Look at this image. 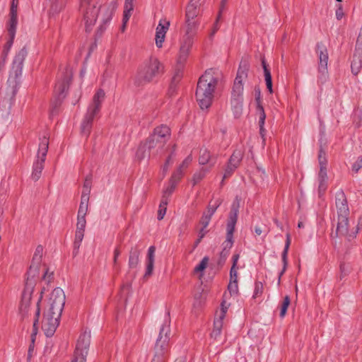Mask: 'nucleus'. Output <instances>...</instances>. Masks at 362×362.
<instances>
[{"label":"nucleus","instance_id":"obj_1","mask_svg":"<svg viewBox=\"0 0 362 362\" xmlns=\"http://www.w3.org/2000/svg\"><path fill=\"white\" fill-rule=\"evenodd\" d=\"M170 136V129L168 126L162 124L156 127L152 134L139 144L136 153V158L141 160L146 157L161 154Z\"/></svg>","mask_w":362,"mask_h":362},{"label":"nucleus","instance_id":"obj_2","mask_svg":"<svg viewBox=\"0 0 362 362\" xmlns=\"http://www.w3.org/2000/svg\"><path fill=\"white\" fill-rule=\"evenodd\" d=\"M27 55L28 50L25 47H23L14 57L7 81V87L4 96L1 97V106L5 110H10L14 103L16 95L18 90L23 62Z\"/></svg>","mask_w":362,"mask_h":362},{"label":"nucleus","instance_id":"obj_3","mask_svg":"<svg viewBox=\"0 0 362 362\" xmlns=\"http://www.w3.org/2000/svg\"><path fill=\"white\" fill-rule=\"evenodd\" d=\"M218 80V73L213 69L206 70L199 77L195 96L202 110H206L211 105Z\"/></svg>","mask_w":362,"mask_h":362},{"label":"nucleus","instance_id":"obj_4","mask_svg":"<svg viewBox=\"0 0 362 362\" xmlns=\"http://www.w3.org/2000/svg\"><path fill=\"white\" fill-rule=\"evenodd\" d=\"M249 64L246 60L240 62L237 75L232 87L230 105L235 117H239L243 112V79L247 78Z\"/></svg>","mask_w":362,"mask_h":362},{"label":"nucleus","instance_id":"obj_5","mask_svg":"<svg viewBox=\"0 0 362 362\" xmlns=\"http://www.w3.org/2000/svg\"><path fill=\"white\" fill-rule=\"evenodd\" d=\"M164 73V66L154 57L146 60L138 69L134 79L136 86L140 87L153 82Z\"/></svg>","mask_w":362,"mask_h":362},{"label":"nucleus","instance_id":"obj_6","mask_svg":"<svg viewBox=\"0 0 362 362\" xmlns=\"http://www.w3.org/2000/svg\"><path fill=\"white\" fill-rule=\"evenodd\" d=\"M105 92L99 89L93 95L92 103L88 106L86 114L81 125V134L86 138L89 136L95 116L100 112L102 102L105 98Z\"/></svg>","mask_w":362,"mask_h":362},{"label":"nucleus","instance_id":"obj_7","mask_svg":"<svg viewBox=\"0 0 362 362\" xmlns=\"http://www.w3.org/2000/svg\"><path fill=\"white\" fill-rule=\"evenodd\" d=\"M240 199L236 197L231 205L230 211L228 214V218L226 225V240L223 243V250H228L232 247L233 245V233L235 227L238 221V215L239 212Z\"/></svg>","mask_w":362,"mask_h":362},{"label":"nucleus","instance_id":"obj_8","mask_svg":"<svg viewBox=\"0 0 362 362\" xmlns=\"http://www.w3.org/2000/svg\"><path fill=\"white\" fill-rule=\"evenodd\" d=\"M170 332V325L165 322L160 329L159 335L155 344V354L151 362H165Z\"/></svg>","mask_w":362,"mask_h":362},{"label":"nucleus","instance_id":"obj_9","mask_svg":"<svg viewBox=\"0 0 362 362\" xmlns=\"http://www.w3.org/2000/svg\"><path fill=\"white\" fill-rule=\"evenodd\" d=\"M71 81V74L68 71L63 74L62 78L59 81L54 87L55 98L52 101L51 115L57 114L58 107L61 105L66 93L69 90V84Z\"/></svg>","mask_w":362,"mask_h":362},{"label":"nucleus","instance_id":"obj_10","mask_svg":"<svg viewBox=\"0 0 362 362\" xmlns=\"http://www.w3.org/2000/svg\"><path fill=\"white\" fill-rule=\"evenodd\" d=\"M18 24V18L16 14V9L14 7V5L13 4L12 6H11L10 10V19L8 23V34L9 36V39L5 44V45L3 47L1 57V60L0 61V69L4 66L6 58L8 57V52L13 45V40L16 36V27Z\"/></svg>","mask_w":362,"mask_h":362},{"label":"nucleus","instance_id":"obj_11","mask_svg":"<svg viewBox=\"0 0 362 362\" xmlns=\"http://www.w3.org/2000/svg\"><path fill=\"white\" fill-rule=\"evenodd\" d=\"M49 141L46 137H44L39 144L37 153V158L33 165V172L31 178L33 181H37L42 174V171L45 166V162L48 151Z\"/></svg>","mask_w":362,"mask_h":362},{"label":"nucleus","instance_id":"obj_12","mask_svg":"<svg viewBox=\"0 0 362 362\" xmlns=\"http://www.w3.org/2000/svg\"><path fill=\"white\" fill-rule=\"evenodd\" d=\"M316 52L318 54V73L317 83L324 84L328 79L327 62L328 51L322 42H319L316 45Z\"/></svg>","mask_w":362,"mask_h":362},{"label":"nucleus","instance_id":"obj_13","mask_svg":"<svg viewBox=\"0 0 362 362\" xmlns=\"http://www.w3.org/2000/svg\"><path fill=\"white\" fill-rule=\"evenodd\" d=\"M92 0H81L80 9L83 12V17L86 25V31L89 33L92 30L98 16L99 8L95 4L91 3Z\"/></svg>","mask_w":362,"mask_h":362},{"label":"nucleus","instance_id":"obj_14","mask_svg":"<svg viewBox=\"0 0 362 362\" xmlns=\"http://www.w3.org/2000/svg\"><path fill=\"white\" fill-rule=\"evenodd\" d=\"M57 315V314H54L52 311L47 310L44 313L42 322V329L47 337H51L54 335L59 325L61 316Z\"/></svg>","mask_w":362,"mask_h":362},{"label":"nucleus","instance_id":"obj_15","mask_svg":"<svg viewBox=\"0 0 362 362\" xmlns=\"http://www.w3.org/2000/svg\"><path fill=\"white\" fill-rule=\"evenodd\" d=\"M65 294L64 291L60 288H54L49 298L50 306L47 311H52L57 316H61L65 304Z\"/></svg>","mask_w":362,"mask_h":362},{"label":"nucleus","instance_id":"obj_16","mask_svg":"<svg viewBox=\"0 0 362 362\" xmlns=\"http://www.w3.org/2000/svg\"><path fill=\"white\" fill-rule=\"evenodd\" d=\"M349 219L348 216H338V223L337 226L336 231L332 233L333 238H337L341 236H346L349 241L356 238V234L358 232L359 228L357 227L355 231L349 233Z\"/></svg>","mask_w":362,"mask_h":362},{"label":"nucleus","instance_id":"obj_17","mask_svg":"<svg viewBox=\"0 0 362 362\" xmlns=\"http://www.w3.org/2000/svg\"><path fill=\"white\" fill-rule=\"evenodd\" d=\"M33 290V281H28V283L25 284V288L22 293L21 301L19 307L20 313L23 319H24L28 315V308L30 306Z\"/></svg>","mask_w":362,"mask_h":362},{"label":"nucleus","instance_id":"obj_18","mask_svg":"<svg viewBox=\"0 0 362 362\" xmlns=\"http://www.w3.org/2000/svg\"><path fill=\"white\" fill-rule=\"evenodd\" d=\"M90 343V332L85 331L78 337L74 355L86 358Z\"/></svg>","mask_w":362,"mask_h":362},{"label":"nucleus","instance_id":"obj_19","mask_svg":"<svg viewBox=\"0 0 362 362\" xmlns=\"http://www.w3.org/2000/svg\"><path fill=\"white\" fill-rule=\"evenodd\" d=\"M335 204L337 209L338 216H348L349 209L346 197L343 190H339L336 193Z\"/></svg>","mask_w":362,"mask_h":362},{"label":"nucleus","instance_id":"obj_20","mask_svg":"<svg viewBox=\"0 0 362 362\" xmlns=\"http://www.w3.org/2000/svg\"><path fill=\"white\" fill-rule=\"evenodd\" d=\"M192 45L193 37L191 35H185L180 49V54L177 59L179 63L181 64L185 62Z\"/></svg>","mask_w":362,"mask_h":362},{"label":"nucleus","instance_id":"obj_21","mask_svg":"<svg viewBox=\"0 0 362 362\" xmlns=\"http://www.w3.org/2000/svg\"><path fill=\"white\" fill-rule=\"evenodd\" d=\"M170 26V22L165 19H162L156 28V45L158 48L162 47L164 42L165 34Z\"/></svg>","mask_w":362,"mask_h":362},{"label":"nucleus","instance_id":"obj_22","mask_svg":"<svg viewBox=\"0 0 362 362\" xmlns=\"http://www.w3.org/2000/svg\"><path fill=\"white\" fill-rule=\"evenodd\" d=\"M183 65L184 63L180 64L177 62V67L175 70V73L173 74L169 86L168 93L170 95L175 94V93L176 92L177 86L180 83L183 76Z\"/></svg>","mask_w":362,"mask_h":362},{"label":"nucleus","instance_id":"obj_23","mask_svg":"<svg viewBox=\"0 0 362 362\" xmlns=\"http://www.w3.org/2000/svg\"><path fill=\"white\" fill-rule=\"evenodd\" d=\"M98 8L99 11L101 10L103 11H105V14L102 18V24L100 25V27L98 28L95 33V39L99 38L102 36L103 32L106 29L105 25L111 21L113 13V9L110 10L109 8L107 7Z\"/></svg>","mask_w":362,"mask_h":362},{"label":"nucleus","instance_id":"obj_24","mask_svg":"<svg viewBox=\"0 0 362 362\" xmlns=\"http://www.w3.org/2000/svg\"><path fill=\"white\" fill-rule=\"evenodd\" d=\"M318 162L320 165V171L318 173V179H326L328 180L327 173V160L326 158V153L320 146L318 153Z\"/></svg>","mask_w":362,"mask_h":362},{"label":"nucleus","instance_id":"obj_25","mask_svg":"<svg viewBox=\"0 0 362 362\" xmlns=\"http://www.w3.org/2000/svg\"><path fill=\"white\" fill-rule=\"evenodd\" d=\"M290 245H291V236H290L289 233H287L286 234V243H285L284 249V250L282 252V254H281V259H282V262H283V268H282L281 271L279 274V277H278V284L279 285L281 283V278L284 275V274L285 273V272H286V270L287 269V267H288V249H289Z\"/></svg>","mask_w":362,"mask_h":362},{"label":"nucleus","instance_id":"obj_26","mask_svg":"<svg viewBox=\"0 0 362 362\" xmlns=\"http://www.w3.org/2000/svg\"><path fill=\"white\" fill-rule=\"evenodd\" d=\"M200 0H190L186 8L185 18L194 19L199 13Z\"/></svg>","mask_w":362,"mask_h":362},{"label":"nucleus","instance_id":"obj_27","mask_svg":"<svg viewBox=\"0 0 362 362\" xmlns=\"http://www.w3.org/2000/svg\"><path fill=\"white\" fill-rule=\"evenodd\" d=\"M155 246H151L148 248L147 254L146 270L144 275V279H148L153 274L154 267V258H155Z\"/></svg>","mask_w":362,"mask_h":362},{"label":"nucleus","instance_id":"obj_28","mask_svg":"<svg viewBox=\"0 0 362 362\" xmlns=\"http://www.w3.org/2000/svg\"><path fill=\"white\" fill-rule=\"evenodd\" d=\"M261 64L264 70V79L266 82L267 88L270 93H273L272 88V78L269 65L267 64L264 57L261 58Z\"/></svg>","mask_w":362,"mask_h":362},{"label":"nucleus","instance_id":"obj_29","mask_svg":"<svg viewBox=\"0 0 362 362\" xmlns=\"http://www.w3.org/2000/svg\"><path fill=\"white\" fill-rule=\"evenodd\" d=\"M141 254V250L139 249L138 245H135L132 247L129 251V267L130 269H134L137 267L139 262V255Z\"/></svg>","mask_w":362,"mask_h":362},{"label":"nucleus","instance_id":"obj_30","mask_svg":"<svg viewBox=\"0 0 362 362\" xmlns=\"http://www.w3.org/2000/svg\"><path fill=\"white\" fill-rule=\"evenodd\" d=\"M40 264H37L33 262H31L29 269L26 274L27 277H26L25 284L28 283V281H33V288H35V278L36 276H37L40 274Z\"/></svg>","mask_w":362,"mask_h":362},{"label":"nucleus","instance_id":"obj_31","mask_svg":"<svg viewBox=\"0 0 362 362\" xmlns=\"http://www.w3.org/2000/svg\"><path fill=\"white\" fill-rule=\"evenodd\" d=\"M51 3L50 8L49 9V16H54L58 14L64 8V4L61 0H49Z\"/></svg>","mask_w":362,"mask_h":362},{"label":"nucleus","instance_id":"obj_32","mask_svg":"<svg viewBox=\"0 0 362 362\" xmlns=\"http://www.w3.org/2000/svg\"><path fill=\"white\" fill-rule=\"evenodd\" d=\"M199 163L200 165L209 163L210 165H213L215 163V160L211 158L210 152L207 149L204 148L200 150Z\"/></svg>","mask_w":362,"mask_h":362},{"label":"nucleus","instance_id":"obj_33","mask_svg":"<svg viewBox=\"0 0 362 362\" xmlns=\"http://www.w3.org/2000/svg\"><path fill=\"white\" fill-rule=\"evenodd\" d=\"M362 67V57L354 54L353 60L351 64V72L354 75H357Z\"/></svg>","mask_w":362,"mask_h":362},{"label":"nucleus","instance_id":"obj_34","mask_svg":"<svg viewBox=\"0 0 362 362\" xmlns=\"http://www.w3.org/2000/svg\"><path fill=\"white\" fill-rule=\"evenodd\" d=\"M84 232L81 230H76L75 233V239L74 242V250H73V255L76 257L78 253V250L81 246V243L84 237Z\"/></svg>","mask_w":362,"mask_h":362},{"label":"nucleus","instance_id":"obj_35","mask_svg":"<svg viewBox=\"0 0 362 362\" xmlns=\"http://www.w3.org/2000/svg\"><path fill=\"white\" fill-rule=\"evenodd\" d=\"M243 156L242 151L240 150L235 149L230 156L228 163H230V165H235L238 168L243 159Z\"/></svg>","mask_w":362,"mask_h":362},{"label":"nucleus","instance_id":"obj_36","mask_svg":"<svg viewBox=\"0 0 362 362\" xmlns=\"http://www.w3.org/2000/svg\"><path fill=\"white\" fill-rule=\"evenodd\" d=\"M222 203V199H217L214 201L211 200L209 202V205L207 206V210L204 213L212 216L216 212V209L219 207V206Z\"/></svg>","mask_w":362,"mask_h":362},{"label":"nucleus","instance_id":"obj_37","mask_svg":"<svg viewBox=\"0 0 362 362\" xmlns=\"http://www.w3.org/2000/svg\"><path fill=\"white\" fill-rule=\"evenodd\" d=\"M193 20L194 19H189L188 21V18H186L185 23L187 26V30L185 35H191L193 37L195 34L196 30L197 28V23Z\"/></svg>","mask_w":362,"mask_h":362},{"label":"nucleus","instance_id":"obj_38","mask_svg":"<svg viewBox=\"0 0 362 362\" xmlns=\"http://www.w3.org/2000/svg\"><path fill=\"white\" fill-rule=\"evenodd\" d=\"M89 197H81L79 209L78 211V215L81 216H86L88 207Z\"/></svg>","mask_w":362,"mask_h":362},{"label":"nucleus","instance_id":"obj_39","mask_svg":"<svg viewBox=\"0 0 362 362\" xmlns=\"http://www.w3.org/2000/svg\"><path fill=\"white\" fill-rule=\"evenodd\" d=\"M92 176L91 175H88L83 186V191L81 197H89L91 189Z\"/></svg>","mask_w":362,"mask_h":362},{"label":"nucleus","instance_id":"obj_40","mask_svg":"<svg viewBox=\"0 0 362 362\" xmlns=\"http://www.w3.org/2000/svg\"><path fill=\"white\" fill-rule=\"evenodd\" d=\"M223 320H217L214 322V329L211 334V337L216 339L218 337L221 335V329L223 325Z\"/></svg>","mask_w":362,"mask_h":362},{"label":"nucleus","instance_id":"obj_41","mask_svg":"<svg viewBox=\"0 0 362 362\" xmlns=\"http://www.w3.org/2000/svg\"><path fill=\"white\" fill-rule=\"evenodd\" d=\"M290 303H291L290 297L288 296H286L284 298V300L281 305V310H280V314H279L280 317L283 318L285 317L286 312H287V309H288Z\"/></svg>","mask_w":362,"mask_h":362},{"label":"nucleus","instance_id":"obj_42","mask_svg":"<svg viewBox=\"0 0 362 362\" xmlns=\"http://www.w3.org/2000/svg\"><path fill=\"white\" fill-rule=\"evenodd\" d=\"M134 10L133 3L124 2L123 16H124L125 21H129L132 11Z\"/></svg>","mask_w":362,"mask_h":362},{"label":"nucleus","instance_id":"obj_43","mask_svg":"<svg viewBox=\"0 0 362 362\" xmlns=\"http://www.w3.org/2000/svg\"><path fill=\"white\" fill-rule=\"evenodd\" d=\"M42 252H43V247L42 245H37L34 255L33 257L32 262H35L37 264H40L42 261Z\"/></svg>","mask_w":362,"mask_h":362},{"label":"nucleus","instance_id":"obj_44","mask_svg":"<svg viewBox=\"0 0 362 362\" xmlns=\"http://www.w3.org/2000/svg\"><path fill=\"white\" fill-rule=\"evenodd\" d=\"M206 170L204 168L201 169L199 171L196 172L193 175L192 177V182L193 185H196L197 183H199L206 175Z\"/></svg>","mask_w":362,"mask_h":362},{"label":"nucleus","instance_id":"obj_45","mask_svg":"<svg viewBox=\"0 0 362 362\" xmlns=\"http://www.w3.org/2000/svg\"><path fill=\"white\" fill-rule=\"evenodd\" d=\"M354 54L362 57V30H361L357 37Z\"/></svg>","mask_w":362,"mask_h":362},{"label":"nucleus","instance_id":"obj_46","mask_svg":"<svg viewBox=\"0 0 362 362\" xmlns=\"http://www.w3.org/2000/svg\"><path fill=\"white\" fill-rule=\"evenodd\" d=\"M238 168V167L236 166H233V165H230V163H227V165L225 168V170H224V174H223V180H222V183L223 182V180L225 179H227L229 177H230L233 173L235 172V170Z\"/></svg>","mask_w":362,"mask_h":362},{"label":"nucleus","instance_id":"obj_47","mask_svg":"<svg viewBox=\"0 0 362 362\" xmlns=\"http://www.w3.org/2000/svg\"><path fill=\"white\" fill-rule=\"evenodd\" d=\"M209 258L208 257H204L202 261L199 262V264L195 267L194 271V272H203L207 267L208 262H209Z\"/></svg>","mask_w":362,"mask_h":362},{"label":"nucleus","instance_id":"obj_48","mask_svg":"<svg viewBox=\"0 0 362 362\" xmlns=\"http://www.w3.org/2000/svg\"><path fill=\"white\" fill-rule=\"evenodd\" d=\"M86 225V216H81L77 215V223H76V230L85 231V228Z\"/></svg>","mask_w":362,"mask_h":362},{"label":"nucleus","instance_id":"obj_49","mask_svg":"<svg viewBox=\"0 0 362 362\" xmlns=\"http://www.w3.org/2000/svg\"><path fill=\"white\" fill-rule=\"evenodd\" d=\"M176 185L175 182L169 180V185L163 190V196L169 197L175 190Z\"/></svg>","mask_w":362,"mask_h":362},{"label":"nucleus","instance_id":"obj_50","mask_svg":"<svg viewBox=\"0 0 362 362\" xmlns=\"http://www.w3.org/2000/svg\"><path fill=\"white\" fill-rule=\"evenodd\" d=\"M228 289L230 295H235L238 293V280L230 281Z\"/></svg>","mask_w":362,"mask_h":362},{"label":"nucleus","instance_id":"obj_51","mask_svg":"<svg viewBox=\"0 0 362 362\" xmlns=\"http://www.w3.org/2000/svg\"><path fill=\"white\" fill-rule=\"evenodd\" d=\"M175 145L173 146V152L168 156V157L167 158V159H166L163 166L162 167L163 177H164L165 175V174L167 173V172H168V166H169V165L171 163V159H172L173 156H174V151H175Z\"/></svg>","mask_w":362,"mask_h":362},{"label":"nucleus","instance_id":"obj_52","mask_svg":"<svg viewBox=\"0 0 362 362\" xmlns=\"http://www.w3.org/2000/svg\"><path fill=\"white\" fill-rule=\"evenodd\" d=\"M264 286L262 282L260 281H256L255 284V290H254V294L253 298H256L261 296L263 293Z\"/></svg>","mask_w":362,"mask_h":362},{"label":"nucleus","instance_id":"obj_53","mask_svg":"<svg viewBox=\"0 0 362 362\" xmlns=\"http://www.w3.org/2000/svg\"><path fill=\"white\" fill-rule=\"evenodd\" d=\"M327 180L326 179H318L319 186H318V193L319 196L321 197L327 188Z\"/></svg>","mask_w":362,"mask_h":362},{"label":"nucleus","instance_id":"obj_54","mask_svg":"<svg viewBox=\"0 0 362 362\" xmlns=\"http://www.w3.org/2000/svg\"><path fill=\"white\" fill-rule=\"evenodd\" d=\"M182 176V170L180 169V168H178L177 170L175 173H173V174L170 177V181H173L176 184H177L180 180L181 179Z\"/></svg>","mask_w":362,"mask_h":362},{"label":"nucleus","instance_id":"obj_55","mask_svg":"<svg viewBox=\"0 0 362 362\" xmlns=\"http://www.w3.org/2000/svg\"><path fill=\"white\" fill-rule=\"evenodd\" d=\"M211 217L212 216H211L210 215L206 214V213H203L202 216L199 221L202 226L204 228H206L209 224Z\"/></svg>","mask_w":362,"mask_h":362},{"label":"nucleus","instance_id":"obj_56","mask_svg":"<svg viewBox=\"0 0 362 362\" xmlns=\"http://www.w3.org/2000/svg\"><path fill=\"white\" fill-rule=\"evenodd\" d=\"M257 110L259 111V124H264L266 119V114L262 105H259L257 107Z\"/></svg>","mask_w":362,"mask_h":362},{"label":"nucleus","instance_id":"obj_57","mask_svg":"<svg viewBox=\"0 0 362 362\" xmlns=\"http://www.w3.org/2000/svg\"><path fill=\"white\" fill-rule=\"evenodd\" d=\"M223 8V7H222L221 6V10L219 11L217 19H216V22L214 23V28H213L212 31H211V33H210V35H209L210 38H212L213 36L215 35V33L217 32V30L219 29L218 21L220 19V17H221V10H222Z\"/></svg>","mask_w":362,"mask_h":362},{"label":"nucleus","instance_id":"obj_58","mask_svg":"<svg viewBox=\"0 0 362 362\" xmlns=\"http://www.w3.org/2000/svg\"><path fill=\"white\" fill-rule=\"evenodd\" d=\"M362 168V156H359L357 160L352 165V170L355 173H358V170Z\"/></svg>","mask_w":362,"mask_h":362},{"label":"nucleus","instance_id":"obj_59","mask_svg":"<svg viewBox=\"0 0 362 362\" xmlns=\"http://www.w3.org/2000/svg\"><path fill=\"white\" fill-rule=\"evenodd\" d=\"M336 1L339 2V4L337 5L336 17L338 20H340L344 16L342 6L341 4V0H336Z\"/></svg>","mask_w":362,"mask_h":362},{"label":"nucleus","instance_id":"obj_60","mask_svg":"<svg viewBox=\"0 0 362 362\" xmlns=\"http://www.w3.org/2000/svg\"><path fill=\"white\" fill-rule=\"evenodd\" d=\"M255 100L257 103V107H259V105H262V104H261V90L259 87L255 88Z\"/></svg>","mask_w":362,"mask_h":362},{"label":"nucleus","instance_id":"obj_61","mask_svg":"<svg viewBox=\"0 0 362 362\" xmlns=\"http://www.w3.org/2000/svg\"><path fill=\"white\" fill-rule=\"evenodd\" d=\"M42 298V292H41L40 297L38 299L37 303V309H36V312H35V320H37V322H39V317L40 315V303H41Z\"/></svg>","mask_w":362,"mask_h":362},{"label":"nucleus","instance_id":"obj_62","mask_svg":"<svg viewBox=\"0 0 362 362\" xmlns=\"http://www.w3.org/2000/svg\"><path fill=\"white\" fill-rule=\"evenodd\" d=\"M236 267H231L230 271V281L238 280V272L236 270Z\"/></svg>","mask_w":362,"mask_h":362},{"label":"nucleus","instance_id":"obj_63","mask_svg":"<svg viewBox=\"0 0 362 362\" xmlns=\"http://www.w3.org/2000/svg\"><path fill=\"white\" fill-rule=\"evenodd\" d=\"M168 198L167 197L162 196V199L159 205L160 208H164L165 210H167V205L168 203Z\"/></svg>","mask_w":362,"mask_h":362},{"label":"nucleus","instance_id":"obj_64","mask_svg":"<svg viewBox=\"0 0 362 362\" xmlns=\"http://www.w3.org/2000/svg\"><path fill=\"white\" fill-rule=\"evenodd\" d=\"M191 161H192V158L190 156H189L182 161V164L180 165L179 168H180V169L182 170V168L187 167Z\"/></svg>","mask_w":362,"mask_h":362}]
</instances>
